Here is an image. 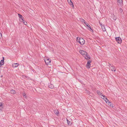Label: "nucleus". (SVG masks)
Here are the masks:
<instances>
[{
	"label": "nucleus",
	"instance_id": "nucleus-1",
	"mask_svg": "<svg viewBox=\"0 0 127 127\" xmlns=\"http://www.w3.org/2000/svg\"><path fill=\"white\" fill-rule=\"evenodd\" d=\"M79 52L86 59L88 60L90 59V56L86 52L82 50H80Z\"/></svg>",
	"mask_w": 127,
	"mask_h": 127
},
{
	"label": "nucleus",
	"instance_id": "nucleus-2",
	"mask_svg": "<svg viewBox=\"0 0 127 127\" xmlns=\"http://www.w3.org/2000/svg\"><path fill=\"white\" fill-rule=\"evenodd\" d=\"M79 39L78 42L81 45H83L85 43V40L83 38L80 37V38H79Z\"/></svg>",
	"mask_w": 127,
	"mask_h": 127
},
{
	"label": "nucleus",
	"instance_id": "nucleus-3",
	"mask_svg": "<svg viewBox=\"0 0 127 127\" xmlns=\"http://www.w3.org/2000/svg\"><path fill=\"white\" fill-rule=\"evenodd\" d=\"M115 39L117 42L119 43L120 44L122 42V39L120 37H116Z\"/></svg>",
	"mask_w": 127,
	"mask_h": 127
},
{
	"label": "nucleus",
	"instance_id": "nucleus-4",
	"mask_svg": "<svg viewBox=\"0 0 127 127\" xmlns=\"http://www.w3.org/2000/svg\"><path fill=\"white\" fill-rule=\"evenodd\" d=\"M84 24L87 26L89 28H90V29H88V30H89V31L91 32L92 31L93 32V30L91 28L90 26L89 25V24L86 22H84Z\"/></svg>",
	"mask_w": 127,
	"mask_h": 127
},
{
	"label": "nucleus",
	"instance_id": "nucleus-5",
	"mask_svg": "<svg viewBox=\"0 0 127 127\" xmlns=\"http://www.w3.org/2000/svg\"><path fill=\"white\" fill-rule=\"evenodd\" d=\"M91 61L90 60H89L88 61L87 63L86 64V66L88 67L89 68H90L91 65Z\"/></svg>",
	"mask_w": 127,
	"mask_h": 127
},
{
	"label": "nucleus",
	"instance_id": "nucleus-6",
	"mask_svg": "<svg viewBox=\"0 0 127 127\" xmlns=\"http://www.w3.org/2000/svg\"><path fill=\"white\" fill-rule=\"evenodd\" d=\"M44 60L45 63L47 64V65H48V64H49L51 62V60L49 59H47Z\"/></svg>",
	"mask_w": 127,
	"mask_h": 127
},
{
	"label": "nucleus",
	"instance_id": "nucleus-7",
	"mask_svg": "<svg viewBox=\"0 0 127 127\" xmlns=\"http://www.w3.org/2000/svg\"><path fill=\"white\" fill-rule=\"evenodd\" d=\"M97 93L99 95H101L103 96V97H105V95H102V93L100 92L99 91H97Z\"/></svg>",
	"mask_w": 127,
	"mask_h": 127
},
{
	"label": "nucleus",
	"instance_id": "nucleus-8",
	"mask_svg": "<svg viewBox=\"0 0 127 127\" xmlns=\"http://www.w3.org/2000/svg\"><path fill=\"white\" fill-rule=\"evenodd\" d=\"M67 1L69 4L71 5H72V6H74L73 3L71 0H67Z\"/></svg>",
	"mask_w": 127,
	"mask_h": 127
},
{
	"label": "nucleus",
	"instance_id": "nucleus-9",
	"mask_svg": "<svg viewBox=\"0 0 127 127\" xmlns=\"http://www.w3.org/2000/svg\"><path fill=\"white\" fill-rule=\"evenodd\" d=\"M102 25V24H101V25L102 29L103 30V32H105L106 31V29L105 28V26L104 25Z\"/></svg>",
	"mask_w": 127,
	"mask_h": 127
},
{
	"label": "nucleus",
	"instance_id": "nucleus-10",
	"mask_svg": "<svg viewBox=\"0 0 127 127\" xmlns=\"http://www.w3.org/2000/svg\"><path fill=\"white\" fill-rule=\"evenodd\" d=\"M18 65H19L17 63L13 64H12V66L13 67H17L18 66Z\"/></svg>",
	"mask_w": 127,
	"mask_h": 127
},
{
	"label": "nucleus",
	"instance_id": "nucleus-11",
	"mask_svg": "<svg viewBox=\"0 0 127 127\" xmlns=\"http://www.w3.org/2000/svg\"><path fill=\"white\" fill-rule=\"evenodd\" d=\"M110 68L111 69L112 71H114V72L116 71V69L115 67H113L112 66H111V67H110Z\"/></svg>",
	"mask_w": 127,
	"mask_h": 127
},
{
	"label": "nucleus",
	"instance_id": "nucleus-12",
	"mask_svg": "<svg viewBox=\"0 0 127 127\" xmlns=\"http://www.w3.org/2000/svg\"><path fill=\"white\" fill-rule=\"evenodd\" d=\"M48 86L51 89H52L54 87V85L50 83L49 84Z\"/></svg>",
	"mask_w": 127,
	"mask_h": 127
},
{
	"label": "nucleus",
	"instance_id": "nucleus-13",
	"mask_svg": "<svg viewBox=\"0 0 127 127\" xmlns=\"http://www.w3.org/2000/svg\"><path fill=\"white\" fill-rule=\"evenodd\" d=\"M18 15L20 18L23 21H24V20L23 19V16L22 15L19 14H18Z\"/></svg>",
	"mask_w": 127,
	"mask_h": 127
},
{
	"label": "nucleus",
	"instance_id": "nucleus-14",
	"mask_svg": "<svg viewBox=\"0 0 127 127\" xmlns=\"http://www.w3.org/2000/svg\"><path fill=\"white\" fill-rule=\"evenodd\" d=\"M117 1L118 2L120 3V5H121V2L122 3V4L123 3V0H117Z\"/></svg>",
	"mask_w": 127,
	"mask_h": 127
},
{
	"label": "nucleus",
	"instance_id": "nucleus-15",
	"mask_svg": "<svg viewBox=\"0 0 127 127\" xmlns=\"http://www.w3.org/2000/svg\"><path fill=\"white\" fill-rule=\"evenodd\" d=\"M4 61L1 62V60L0 62V67H1L2 65H3L4 63Z\"/></svg>",
	"mask_w": 127,
	"mask_h": 127
},
{
	"label": "nucleus",
	"instance_id": "nucleus-16",
	"mask_svg": "<svg viewBox=\"0 0 127 127\" xmlns=\"http://www.w3.org/2000/svg\"><path fill=\"white\" fill-rule=\"evenodd\" d=\"M10 93L12 94H14L15 93V91L13 90H11L10 91Z\"/></svg>",
	"mask_w": 127,
	"mask_h": 127
},
{
	"label": "nucleus",
	"instance_id": "nucleus-17",
	"mask_svg": "<svg viewBox=\"0 0 127 127\" xmlns=\"http://www.w3.org/2000/svg\"><path fill=\"white\" fill-rule=\"evenodd\" d=\"M3 107V105H2L1 103H0V110H2V109Z\"/></svg>",
	"mask_w": 127,
	"mask_h": 127
},
{
	"label": "nucleus",
	"instance_id": "nucleus-18",
	"mask_svg": "<svg viewBox=\"0 0 127 127\" xmlns=\"http://www.w3.org/2000/svg\"><path fill=\"white\" fill-rule=\"evenodd\" d=\"M23 96L25 98H27V97L26 96V94L24 93H23Z\"/></svg>",
	"mask_w": 127,
	"mask_h": 127
},
{
	"label": "nucleus",
	"instance_id": "nucleus-19",
	"mask_svg": "<svg viewBox=\"0 0 127 127\" xmlns=\"http://www.w3.org/2000/svg\"><path fill=\"white\" fill-rule=\"evenodd\" d=\"M67 124L68 125H71V124L70 123V121L67 119Z\"/></svg>",
	"mask_w": 127,
	"mask_h": 127
},
{
	"label": "nucleus",
	"instance_id": "nucleus-20",
	"mask_svg": "<svg viewBox=\"0 0 127 127\" xmlns=\"http://www.w3.org/2000/svg\"><path fill=\"white\" fill-rule=\"evenodd\" d=\"M113 18L114 20L115 21L116 20V19L117 18L115 16L113 15Z\"/></svg>",
	"mask_w": 127,
	"mask_h": 127
},
{
	"label": "nucleus",
	"instance_id": "nucleus-21",
	"mask_svg": "<svg viewBox=\"0 0 127 127\" xmlns=\"http://www.w3.org/2000/svg\"><path fill=\"white\" fill-rule=\"evenodd\" d=\"M55 113L56 114L57 116H58L59 114V112H55Z\"/></svg>",
	"mask_w": 127,
	"mask_h": 127
},
{
	"label": "nucleus",
	"instance_id": "nucleus-22",
	"mask_svg": "<svg viewBox=\"0 0 127 127\" xmlns=\"http://www.w3.org/2000/svg\"><path fill=\"white\" fill-rule=\"evenodd\" d=\"M80 20L82 22H84H84H85V21L82 18L80 19Z\"/></svg>",
	"mask_w": 127,
	"mask_h": 127
},
{
	"label": "nucleus",
	"instance_id": "nucleus-23",
	"mask_svg": "<svg viewBox=\"0 0 127 127\" xmlns=\"http://www.w3.org/2000/svg\"><path fill=\"white\" fill-rule=\"evenodd\" d=\"M119 11L120 12L122 13V12L123 10V9H122L121 8H120L119 9Z\"/></svg>",
	"mask_w": 127,
	"mask_h": 127
},
{
	"label": "nucleus",
	"instance_id": "nucleus-24",
	"mask_svg": "<svg viewBox=\"0 0 127 127\" xmlns=\"http://www.w3.org/2000/svg\"><path fill=\"white\" fill-rule=\"evenodd\" d=\"M24 21H23V23L24 24V25H26L27 24V23L24 20Z\"/></svg>",
	"mask_w": 127,
	"mask_h": 127
},
{
	"label": "nucleus",
	"instance_id": "nucleus-25",
	"mask_svg": "<svg viewBox=\"0 0 127 127\" xmlns=\"http://www.w3.org/2000/svg\"><path fill=\"white\" fill-rule=\"evenodd\" d=\"M2 38V35L1 33H0V39H1Z\"/></svg>",
	"mask_w": 127,
	"mask_h": 127
},
{
	"label": "nucleus",
	"instance_id": "nucleus-26",
	"mask_svg": "<svg viewBox=\"0 0 127 127\" xmlns=\"http://www.w3.org/2000/svg\"><path fill=\"white\" fill-rule=\"evenodd\" d=\"M79 38H80L79 37H77L76 39V41L77 42H78V41L79 40Z\"/></svg>",
	"mask_w": 127,
	"mask_h": 127
},
{
	"label": "nucleus",
	"instance_id": "nucleus-27",
	"mask_svg": "<svg viewBox=\"0 0 127 127\" xmlns=\"http://www.w3.org/2000/svg\"><path fill=\"white\" fill-rule=\"evenodd\" d=\"M103 98H102L105 101V100H106V99L107 98L106 97V96H105V97H103Z\"/></svg>",
	"mask_w": 127,
	"mask_h": 127
},
{
	"label": "nucleus",
	"instance_id": "nucleus-28",
	"mask_svg": "<svg viewBox=\"0 0 127 127\" xmlns=\"http://www.w3.org/2000/svg\"><path fill=\"white\" fill-rule=\"evenodd\" d=\"M105 101L106 103H107V102H108L109 103V101L107 98L106 99V100H105Z\"/></svg>",
	"mask_w": 127,
	"mask_h": 127
},
{
	"label": "nucleus",
	"instance_id": "nucleus-29",
	"mask_svg": "<svg viewBox=\"0 0 127 127\" xmlns=\"http://www.w3.org/2000/svg\"><path fill=\"white\" fill-rule=\"evenodd\" d=\"M4 57H2V59L1 60V62H3V61H4Z\"/></svg>",
	"mask_w": 127,
	"mask_h": 127
},
{
	"label": "nucleus",
	"instance_id": "nucleus-30",
	"mask_svg": "<svg viewBox=\"0 0 127 127\" xmlns=\"http://www.w3.org/2000/svg\"><path fill=\"white\" fill-rule=\"evenodd\" d=\"M108 65L110 67H111V66H112L111 65L110 63H108Z\"/></svg>",
	"mask_w": 127,
	"mask_h": 127
},
{
	"label": "nucleus",
	"instance_id": "nucleus-31",
	"mask_svg": "<svg viewBox=\"0 0 127 127\" xmlns=\"http://www.w3.org/2000/svg\"><path fill=\"white\" fill-rule=\"evenodd\" d=\"M109 103H110V106H111V107H113V106H112L111 105V103L110 102H109Z\"/></svg>",
	"mask_w": 127,
	"mask_h": 127
},
{
	"label": "nucleus",
	"instance_id": "nucleus-32",
	"mask_svg": "<svg viewBox=\"0 0 127 127\" xmlns=\"http://www.w3.org/2000/svg\"><path fill=\"white\" fill-rule=\"evenodd\" d=\"M56 110V111H58V110Z\"/></svg>",
	"mask_w": 127,
	"mask_h": 127
}]
</instances>
